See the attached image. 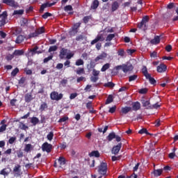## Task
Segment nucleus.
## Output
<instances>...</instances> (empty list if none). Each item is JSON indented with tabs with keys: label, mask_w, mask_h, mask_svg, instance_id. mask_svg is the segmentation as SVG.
I'll list each match as a JSON object with an SVG mask.
<instances>
[{
	"label": "nucleus",
	"mask_w": 178,
	"mask_h": 178,
	"mask_svg": "<svg viewBox=\"0 0 178 178\" xmlns=\"http://www.w3.org/2000/svg\"><path fill=\"white\" fill-rule=\"evenodd\" d=\"M106 34L103 31H100L97 37L91 42V45H94V44H97L99 41H104L105 38H106Z\"/></svg>",
	"instance_id": "f257e3e1"
},
{
	"label": "nucleus",
	"mask_w": 178,
	"mask_h": 178,
	"mask_svg": "<svg viewBox=\"0 0 178 178\" xmlns=\"http://www.w3.org/2000/svg\"><path fill=\"white\" fill-rule=\"evenodd\" d=\"M115 69L116 70H120V69H122L124 73H127L128 72H131V70H133V65L131 64L118 65Z\"/></svg>",
	"instance_id": "f03ea898"
},
{
	"label": "nucleus",
	"mask_w": 178,
	"mask_h": 178,
	"mask_svg": "<svg viewBox=\"0 0 178 178\" xmlns=\"http://www.w3.org/2000/svg\"><path fill=\"white\" fill-rule=\"evenodd\" d=\"M50 98L54 101H59L60 99H62V98H63V95L62 93L59 94L57 92H52L50 94Z\"/></svg>",
	"instance_id": "7ed1b4c3"
},
{
	"label": "nucleus",
	"mask_w": 178,
	"mask_h": 178,
	"mask_svg": "<svg viewBox=\"0 0 178 178\" xmlns=\"http://www.w3.org/2000/svg\"><path fill=\"white\" fill-rule=\"evenodd\" d=\"M108 170V165L106 163H101L99 166L98 172L100 175H106V170Z\"/></svg>",
	"instance_id": "20e7f679"
},
{
	"label": "nucleus",
	"mask_w": 178,
	"mask_h": 178,
	"mask_svg": "<svg viewBox=\"0 0 178 178\" xmlns=\"http://www.w3.org/2000/svg\"><path fill=\"white\" fill-rule=\"evenodd\" d=\"M8 17V14L6 11H4L1 15H0V27L5 26L6 24V18Z\"/></svg>",
	"instance_id": "39448f33"
},
{
	"label": "nucleus",
	"mask_w": 178,
	"mask_h": 178,
	"mask_svg": "<svg viewBox=\"0 0 178 178\" xmlns=\"http://www.w3.org/2000/svg\"><path fill=\"white\" fill-rule=\"evenodd\" d=\"M42 149L46 152H51L52 149V145L46 142L42 145Z\"/></svg>",
	"instance_id": "423d86ee"
},
{
	"label": "nucleus",
	"mask_w": 178,
	"mask_h": 178,
	"mask_svg": "<svg viewBox=\"0 0 178 178\" xmlns=\"http://www.w3.org/2000/svg\"><path fill=\"white\" fill-rule=\"evenodd\" d=\"M44 27L38 29L35 33H31L29 35V37L31 38L33 37H38V35H40V34H42L44 33Z\"/></svg>",
	"instance_id": "0eeeda50"
},
{
	"label": "nucleus",
	"mask_w": 178,
	"mask_h": 178,
	"mask_svg": "<svg viewBox=\"0 0 178 178\" xmlns=\"http://www.w3.org/2000/svg\"><path fill=\"white\" fill-rule=\"evenodd\" d=\"M3 3H6V5H8V6H12L13 8L17 6V3L15 0H3Z\"/></svg>",
	"instance_id": "6e6552de"
},
{
	"label": "nucleus",
	"mask_w": 178,
	"mask_h": 178,
	"mask_svg": "<svg viewBox=\"0 0 178 178\" xmlns=\"http://www.w3.org/2000/svg\"><path fill=\"white\" fill-rule=\"evenodd\" d=\"M68 52H69V50L63 48L60 51V55H59L60 58L65 59V58L67 56Z\"/></svg>",
	"instance_id": "1a4fd4ad"
},
{
	"label": "nucleus",
	"mask_w": 178,
	"mask_h": 178,
	"mask_svg": "<svg viewBox=\"0 0 178 178\" xmlns=\"http://www.w3.org/2000/svg\"><path fill=\"white\" fill-rule=\"evenodd\" d=\"M106 56H108V54L105 52H103L95 58V62H99V60H104V59H105Z\"/></svg>",
	"instance_id": "9d476101"
},
{
	"label": "nucleus",
	"mask_w": 178,
	"mask_h": 178,
	"mask_svg": "<svg viewBox=\"0 0 178 178\" xmlns=\"http://www.w3.org/2000/svg\"><path fill=\"white\" fill-rule=\"evenodd\" d=\"M54 5H55V2L51 3H45L41 6L40 12L42 13L44 12V9H45V8H51V6H54Z\"/></svg>",
	"instance_id": "9b49d317"
},
{
	"label": "nucleus",
	"mask_w": 178,
	"mask_h": 178,
	"mask_svg": "<svg viewBox=\"0 0 178 178\" xmlns=\"http://www.w3.org/2000/svg\"><path fill=\"white\" fill-rule=\"evenodd\" d=\"M120 148H122V143H119L116 146L113 147L112 153L115 155H117V154H119V151H120Z\"/></svg>",
	"instance_id": "f8f14e48"
},
{
	"label": "nucleus",
	"mask_w": 178,
	"mask_h": 178,
	"mask_svg": "<svg viewBox=\"0 0 178 178\" xmlns=\"http://www.w3.org/2000/svg\"><path fill=\"white\" fill-rule=\"evenodd\" d=\"M157 72L159 73H163V72H166V65L164 64H161L157 67Z\"/></svg>",
	"instance_id": "ddd939ff"
},
{
	"label": "nucleus",
	"mask_w": 178,
	"mask_h": 178,
	"mask_svg": "<svg viewBox=\"0 0 178 178\" xmlns=\"http://www.w3.org/2000/svg\"><path fill=\"white\" fill-rule=\"evenodd\" d=\"M130 111H131V107H129V106L122 107L121 108V113H122V115H126L129 113Z\"/></svg>",
	"instance_id": "4468645a"
},
{
	"label": "nucleus",
	"mask_w": 178,
	"mask_h": 178,
	"mask_svg": "<svg viewBox=\"0 0 178 178\" xmlns=\"http://www.w3.org/2000/svg\"><path fill=\"white\" fill-rule=\"evenodd\" d=\"M80 23H76L74 25L72 28V31L70 32L71 35H73V34H76L77 33V29L80 27Z\"/></svg>",
	"instance_id": "2eb2a0df"
},
{
	"label": "nucleus",
	"mask_w": 178,
	"mask_h": 178,
	"mask_svg": "<svg viewBox=\"0 0 178 178\" xmlns=\"http://www.w3.org/2000/svg\"><path fill=\"white\" fill-rule=\"evenodd\" d=\"M161 42V38L159 36H156L153 40L150 41L151 44H154V45H156V44H159Z\"/></svg>",
	"instance_id": "dca6fc26"
},
{
	"label": "nucleus",
	"mask_w": 178,
	"mask_h": 178,
	"mask_svg": "<svg viewBox=\"0 0 178 178\" xmlns=\"http://www.w3.org/2000/svg\"><path fill=\"white\" fill-rule=\"evenodd\" d=\"M133 110L134 111H138L140 108L141 107V104H140V102H135L132 104Z\"/></svg>",
	"instance_id": "f3484780"
},
{
	"label": "nucleus",
	"mask_w": 178,
	"mask_h": 178,
	"mask_svg": "<svg viewBox=\"0 0 178 178\" xmlns=\"http://www.w3.org/2000/svg\"><path fill=\"white\" fill-rule=\"evenodd\" d=\"M24 41V36L19 35L17 36L15 42L16 44H21V42H23Z\"/></svg>",
	"instance_id": "a211bd4d"
},
{
	"label": "nucleus",
	"mask_w": 178,
	"mask_h": 178,
	"mask_svg": "<svg viewBox=\"0 0 178 178\" xmlns=\"http://www.w3.org/2000/svg\"><path fill=\"white\" fill-rule=\"evenodd\" d=\"M163 172V170L162 169L154 170L153 175L158 177V176H161V175H162Z\"/></svg>",
	"instance_id": "6ab92c4d"
},
{
	"label": "nucleus",
	"mask_w": 178,
	"mask_h": 178,
	"mask_svg": "<svg viewBox=\"0 0 178 178\" xmlns=\"http://www.w3.org/2000/svg\"><path fill=\"white\" fill-rule=\"evenodd\" d=\"M31 149H33V145H31V144H26L25 145L24 151L25 152H30V151H31Z\"/></svg>",
	"instance_id": "aec40b11"
},
{
	"label": "nucleus",
	"mask_w": 178,
	"mask_h": 178,
	"mask_svg": "<svg viewBox=\"0 0 178 178\" xmlns=\"http://www.w3.org/2000/svg\"><path fill=\"white\" fill-rule=\"evenodd\" d=\"M9 173H10V171L7 168H4L0 171V175H2L3 176H8Z\"/></svg>",
	"instance_id": "412c9836"
},
{
	"label": "nucleus",
	"mask_w": 178,
	"mask_h": 178,
	"mask_svg": "<svg viewBox=\"0 0 178 178\" xmlns=\"http://www.w3.org/2000/svg\"><path fill=\"white\" fill-rule=\"evenodd\" d=\"M58 162L60 166H63L66 163V159L61 156L58 159Z\"/></svg>",
	"instance_id": "4be33fe9"
},
{
	"label": "nucleus",
	"mask_w": 178,
	"mask_h": 178,
	"mask_svg": "<svg viewBox=\"0 0 178 178\" xmlns=\"http://www.w3.org/2000/svg\"><path fill=\"white\" fill-rule=\"evenodd\" d=\"M115 137H116V134H115L114 132H112L107 136V140H108V141H112Z\"/></svg>",
	"instance_id": "5701e85b"
},
{
	"label": "nucleus",
	"mask_w": 178,
	"mask_h": 178,
	"mask_svg": "<svg viewBox=\"0 0 178 178\" xmlns=\"http://www.w3.org/2000/svg\"><path fill=\"white\" fill-rule=\"evenodd\" d=\"M25 101L26 102H31L33 101V96L30 94H26L25 95Z\"/></svg>",
	"instance_id": "b1692460"
},
{
	"label": "nucleus",
	"mask_w": 178,
	"mask_h": 178,
	"mask_svg": "<svg viewBox=\"0 0 178 178\" xmlns=\"http://www.w3.org/2000/svg\"><path fill=\"white\" fill-rule=\"evenodd\" d=\"M142 72L143 73L145 77H149V74L148 73V70H147V67H143L142 69Z\"/></svg>",
	"instance_id": "393cba45"
},
{
	"label": "nucleus",
	"mask_w": 178,
	"mask_h": 178,
	"mask_svg": "<svg viewBox=\"0 0 178 178\" xmlns=\"http://www.w3.org/2000/svg\"><path fill=\"white\" fill-rule=\"evenodd\" d=\"M115 35L114 33L113 34H108L106 38V41H112L113 38H115Z\"/></svg>",
	"instance_id": "a878e982"
},
{
	"label": "nucleus",
	"mask_w": 178,
	"mask_h": 178,
	"mask_svg": "<svg viewBox=\"0 0 178 178\" xmlns=\"http://www.w3.org/2000/svg\"><path fill=\"white\" fill-rule=\"evenodd\" d=\"M109 67H111V64L106 63L104 65H103V67L101 69V72H106V70H108Z\"/></svg>",
	"instance_id": "bb28decb"
},
{
	"label": "nucleus",
	"mask_w": 178,
	"mask_h": 178,
	"mask_svg": "<svg viewBox=\"0 0 178 178\" xmlns=\"http://www.w3.org/2000/svg\"><path fill=\"white\" fill-rule=\"evenodd\" d=\"M99 5V2L98 1V0H95L92 3L91 8H92V9H97V8H98Z\"/></svg>",
	"instance_id": "cd10ccee"
},
{
	"label": "nucleus",
	"mask_w": 178,
	"mask_h": 178,
	"mask_svg": "<svg viewBox=\"0 0 178 178\" xmlns=\"http://www.w3.org/2000/svg\"><path fill=\"white\" fill-rule=\"evenodd\" d=\"M90 156H95L96 158L99 157V152L98 151H93L90 153Z\"/></svg>",
	"instance_id": "c85d7f7f"
},
{
	"label": "nucleus",
	"mask_w": 178,
	"mask_h": 178,
	"mask_svg": "<svg viewBox=\"0 0 178 178\" xmlns=\"http://www.w3.org/2000/svg\"><path fill=\"white\" fill-rule=\"evenodd\" d=\"M37 49H38V47H35L33 49H31L30 50V53L31 55H35V54H40L39 51H37Z\"/></svg>",
	"instance_id": "c756f323"
},
{
	"label": "nucleus",
	"mask_w": 178,
	"mask_h": 178,
	"mask_svg": "<svg viewBox=\"0 0 178 178\" xmlns=\"http://www.w3.org/2000/svg\"><path fill=\"white\" fill-rule=\"evenodd\" d=\"M31 122L34 126H35V124H37L40 122V120H38V118H37L36 117H33L31 118Z\"/></svg>",
	"instance_id": "7c9ffc66"
},
{
	"label": "nucleus",
	"mask_w": 178,
	"mask_h": 178,
	"mask_svg": "<svg viewBox=\"0 0 178 178\" xmlns=\"http://www.w3.org/2000/svg\"><path fill=\"white\" fill-rule=\"evenodd\" d=\"M118 8H119V3L116 1H115L112 5L113 12H115V10H117Z\"/></svg>",
	"instance_id": "2f4dec72"
},
{
	"label": "nucleus",
	"mask_w": 178,
	"mask_h": 178,
	"mask_svg": "<svg viewBox=\"0 0 178 178\" xmlns=\"http://www.w3.org/2000/svg\"><path fill=\"white\" fill-rule=\"evenodd\" d=\"M111 102H113V97L112 95H109L106 101V104L108 105Z\"/></svg>",
	"instance_id": "473e14b6"
},
{
	"label": "nucleus",
	"mask_w": 178,
	"mask_h": 178,
	"mask_svg": "<svg viewBox=\"0 0 178 178\" xmlns=\"http://www.w3.org/2000/svg\"><path fill=\"white\" fill-rule=\"evenodd\" d=\"M146 79H147V80H149V83H150L151 84H155L156 81L154 80V78H152V77L151 76V74H149V76H146Z\"/></svg>",
	"instance_id": "72a5a7b5"
},
{
	"label": "nucleus",
	"mask_w": 178,
	"mask_h": 178,
	"mask_svg": "<svg viewBox=\"0 0 178 178\" xmlns=\"http://www.w3.org/2000/svg\"><path fill=\"white\" fill-rule=\"evenodd\" d=\"M75 65L76 66H81L84 65V61L82 59H78L76 60Z\"/></svg>",
	"instance_id": "f704fd0d"
},
{
	"label": "nucleus",
	"mask_w": 178,
	"mask_h": 178,
	"mask_svg": "<svg viewBox=\"0 0 178 178\" xmlns=\"http://www.w3.org/2000/svg\"><path fill=\"white\" fill-rule=\"evenodd\" d=\"M103 33H105V34L107 33H113V28L107 27L103 31Z\"/></svg>",
	"instance_id": "c9c22d12"
},
{
	"label": "nucleus",
	"mask_w": 178,
	"mask_h": 178,
	"mask_svg": "<svg viewBox=\"0 0 178 178\" xmlns=\"http://www.w3.org/2000/svg\"><path fill=\"white\" fill-rule=\"evenodd\" d=\"M138 133H139V134H147V135L149 134V133H148V131L145 128L140 129L138 131Z\"/></svg>",
	"instance_id": "e433bc0d"
},
{
	"label": "nucleus",
	"mask_w": 178,
	"mask_h": 178,
	"mask_svg": "<svg viewBox=\"0 0 178 178\" xmlns=\"http://www.w3.org/2000/svg\"><path fill=\"white\" fill-rule=\"evenodd\" d=\"M73 56H74V53L70 52V51H68L67 57H65V58H66V59H72V58H73Z\"/></svg>",
	"instance_id": "4c0bfd02"
},
{
	"label": "nucleus",
	"mask_w": 178,
	"mask_h": 178,
	"mask_svg": "<svg viewBox=\"0 0 178 178\" xmlns=\"http://www.w3.org/2000/svg\"><path fill=\"white\" fill-rule=\"evenodd\" d=\"M47 140H49V141H52L53 138H54V132H50L47 136Z\"/></svg>",
	"instance_id": "58836bf2"
},
{
	"label": "nucleus",
	"mask_w": 178,
	"mask_h": 178,
	"mask_svg": "<svg viewBox=\"0 0 178 178\" xmlns=\"http://www.w3.org/2000/svg\"><path fill=\"white\" fill-rule=\"evenodd\" d=\"M64 10L65 12H70V11L73 10V7H72V6H70V5L66 6L64 8Z\"/></svg>",
	"instance_id": "ea45409f"
},
{
	"label": "nucleus",
	"mask_w": 178,
	"mask_h": 178,
	"mask_svg": "<svg viewBox=\"0 0 178 178\" xmlns=\"http://www.w3.org/2000/svg\"><path fill=\"white\" fill-rule=\"evenodd\" d=\"M85 73L84 68H78L76 70V74H84Z\"/></svg>",
	"instance_id": "a19ab883"
},
{
	"label": "nucleus",
	"mask_w": 178,
	"mask_h": 178,
	"mask_svg": "<svg viewBox=\"0 0 178 178\" xmlns=\"http://www.w3.org/2000/svg\"><path fill=\"white\" fill-rule=\"evenodd\" d=\"M142 104L145 108H148L149 106V101L143 100Z\"/></svg>",
	"instance_id": "79ce46f5"
},
{
	"label": "nucleus",
	"mask_w": 178,
	"mask_h": 178,
	"mask_svg": "<svg viewBox=\"0 0 178 178\" xmlns=\"http://www.w3.org/2000/svg\"><path fill=\"white\" fill-rule=\"evenodd\" d=\"M104 87H110V88H112L115 87V83H113L112 82H108V83L104 84Z\"/></svg>",
	"instance_id": "37998d69"
},
{
	"label": "nucleus",
	"mask_w": 178,
	"mask_h": 178,
	"mask_svg": "<svg viewBox=\"0 0 178 178\" xmlns=\"http://www.w3.org/2000/svg\"><path fill=\"white\" fill-rule=\"evenodd\" d=\"M24 13V10H17L14 11V15H23Z\"/></svg>",
	"instance_id": "c03bdc74"
},
{
	"label": "nucleus",
	"mask_w": 178,
	"mask_h": 178,
	"mask_svg": "<svg viewBox=\"0 0 178 178\" xmlns=\"http://www.w3.org/2000/svg\"><path fill=\"white\" fill-rule=\"evenodd\" d=\"M19 127L20 129H22V130H26V129H29V127H27L26 124H24L22 122H20L19 124Z\"/></svg>",
	"instance_id": "a18cd8bd"
},
{
	"label": "nucleus",
	"mask_w": 178,
	"mask_h": 178,
	"mask_svg": "<svg viewBox=\"0 0 178 178\" xmlns=\"http://www.w3.org/2000/svg\"><path fill=\"white\" fill-rule=\"evenodd\" d=\"M58 49V47L56 46H51L49 49V52H55Z\"/></svg>",
	"instance_id": "49530a36"
},
{
	"label": "nucleus",
	"mask_w": 178,
	"mask_h": 178,
	"mask_svg": "<svg viewBox=\"0 0 178 178\" xmlns=\"http://www.w3.org/2000/svg\"><path fill=\"white\" fill-rule=\"evenodd\" d=\"M24 52L22 51V50H15L14 51V55L16 56H20V55H23Z\"/></svg>",
	"instance_id": "de8ad7c7"
},
{
	"label": "nucleus",
	"mask_w": 178,
	"mask_h": 178,
	"mask_svg": "<svg viewBox=\"0 0 178 178\" xmlns=\"http://www.w3.org/2000/svg\"><path fill=\"white\" fill-rule=\"evenodd\" d=\"M148 20H149V19L148 18V16H145V17H143L142 22L145 25V24H147V23H148Z\"/></svg>",
	"instance_id": "09e8293b"
},
{
	"label": "nucleus",
	"mask_w": 178,
	"mask_h": 178,
	"mask_svg": "<svg viewBox=\"0 0 178 178\" xmlns=\"http://www.w3.org/2000/svg\"><path fill=\"white\" fill-rule=\"evenodd\" d=\"M92 74H93V76L97 77V76L99 75V70H95V69H94V70H92Z\"/></svg>",
	"instance_id": "8fccbe9b"
},
{
	"label": "nucleus",
	"mask_w": 178,
	"mask_h": 178,
	"mask_svg": "<svg viewBox=\"0 0 178 178\" xmlns=\"http://www.w3.org/2000/svg\"><path fill=\"white\" fill-rule=\"evenodd\" d=\"M6 124H3L1 125V127H0V133H3V131H5V130H6Z\"/></svg>",
	"instance_id": "3c124183"
},
{
	"label": "nucleus",
	"mask_w": 178,
	"mask_h": 178,
	"mask_svg": "<svg viewBox=\"0 0 178 178\" xmlns=\"http://www.w3.org/2000/svg\"><path fill=\"white\" fill-rule=\"evenodd\" d=\"M67 119H69L67 117H63L58 120V122L59 123H65V122H66V120H67Z\"/></svg>",
	"instance_id": "603ef678"
},
{
	"label": "nucleus",
	"mask_w": 178,
	"mask_h": 178,
	"mask_svg": "<svg viewBox=\"0 0 178 178\" xmlns=\"http://www.w3.org/2000/svg\"><path fill=\"white\" fill-rule=\"evenodd\" d=\"M47 104L43 103L41 104L40 109L41 111H44L45 109H47Z\"/></svg>",
	"instance_id": "864d4df0"
},
{
	"label": "nucleus",
	"mask_w": 178,
	"mask_h": 178,
	"mask_svg": "<svg viewBox=\"0 0 178 178\" xmlns=\"http://www.w3.org/2000/svg\"><path fill=\"white\" fill-rule=\"evenodd\" d=\"M17 73H19V69L18 68H15L12 72H11V75H13V76H16L17 74Z\"/></svg>",
	"instance_id": "5fc2aeb1"
},
{
	"label": "nucleus",
	"mask_w": 178,
	"mask_h": 178,
	"mask_svg": "<svg viewBox=\"0 0 178 178\" xmlns=\"http://www.w3.org/2000/svg\"><path fill=\"white\" fill-rule=\"evenodd\" d=\"M16 141V137H11L10 138L8 143L9 144H13Z\"/></svg>",
	"instance_id": "6e6d98bb"
},
{
	"label": "nucleus",
	"mask_w": 178,
	"mask_h": 178,
	"mask_svg": "<svg viewBox=\"0 0 178 178\" xmlns=\"http://www.w3.org/2000/svg\"><path fill=\"white\" fill-rule=\"evenodd\" d=\"M90 81L92 83H97V81H98V76H91Z\"/></svg>",
	"instance_id": "4d7b16f0"
},
{
	"label": "nucleus",
	"mask_w": 178,
	"mask_h": 178,
	"mask_svg": "<svg viewBox=\"0 0 178 178\" xmlns=\"http://www.w3.org/2000/svg\"><path fill=\"white\" fill-rule=\"evenodd\" d=\"M137 79V75H132L131 76H129V81H134V80H136Z\"/></svg>",
	"instance_id": "13d9d810"
},
{
	"label": "nucleus",
	"mask_w": 178,
	"mask_h": 178,
	"mask_svg": "<svg viewBox=\"0 0 178 178\" xmlns=\"http://www.w3.org/2000/svg\"><path fill=\"white\" fill-rule=\"evenodd\" d=\"M147 91H148V90H147V88H143V89L139 90L140 94H147Z\"/></svg>",
	"instance_id": "bf43d9fd"
},
{
	"label": "nucleus",
	"mask_w": 178,
	"mask_h": 178,
	"mask_svg": "<svg viewBox=\"0 0 178 178\" xmlns=\"http://www.w3.org/2000/svg\"><path fill=\"white\" fill-rule=\"evenodd\" d=\"M51 16V13H46L42 15L43 19H48Z\"/></svg>",
	"instance_id": "052dcab7"
},
{
	"label": "nucleus",
	"mask_w": 178,
	"mask_h": 178,
	"mask_svg": "<svg viewBox=\"0 0 178 178\" xmlns=\"http://www.w3.org/2000/svg\"><path fill=\"white\" fill-rule=\"evenodd\" d=\"M118 55L119 56H124V50L120 49L118 51Z\"/></svg>",
	"instance_id": "680f3d73"
},
{
	"label": "nucleus",
	"mask_w": 178,
	"mask_h": 178,
	"mask_svg": "<svg viewBox=\"0 0 178 178\" xmlns=\"http://www.w3.org/2000/svg\"><path fill=\"white\" fill-rule=\"evenodd\" d=\"M115 111H116V106H113L110 108L108 112H110V113H114Z\"/></svg>",
	"instance_id": "e2e57ef3"
},
{
	"label": "nucleus",
	"mask_w": 178,
	"mask_h": 178,
	"mask_svg": "<svg viewBox=\"0 0 178 178\" xmlns=\"http://www.w3.org/2000/svg\"><path fill=\"white\" fill-rule=\"evenodd\" d=\"M53 56H49V57L46 58L44 59V63H47V62H49V60H51V59H52Z\"/></svg>",
	"instance_id": "0e129e2a"
},
{
	"label": "nucleus",
	"mask_w": 178,
	"mask_h": 178,
	"mask_svg": "<svg viewBox=\"0 0 178 178\" xmlns=\"http://www.w3.org/2000/svg\"><path fill=\"white\" fill-rule=\"evenodd\" d=\"M168 156L170 159H173L176 156V154L175 152L170 153Z\"/></svg>",
	"instance_id": "69168bd1"
},
{
	"label": "nucleus",
	"mask_w": 178,
	"mask_h": 178,
	"mask_svg": "<svg viewBox=\"0 0 178 178\" xmlns=\"http://www.w3.org/2000/svg\"><path fill=\"white\" fill-rule=\"evenodd\" d=\"M76 97H77V93H72V94L70 95V99H74V98H76Z\"/></svg>",
	"instance_id": "338daca9"
},
{
	"label": "nucleus",
	"mask_w": 178,
	"mask_h": 178,
	"mask_svg": "<svg viewBox=\"0 0 178 178\" xmlns=\"http://www.w3.org/2000/svg\"><path fill=\"white\" fill-rule=\"evenodd\" d=\"M24 72L25 73H26V74H31L33 73V71H31V70H29L27 68L25 69Z\"/></svg>",
	"instance_id": "774afa93"
}]
</instances>
